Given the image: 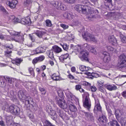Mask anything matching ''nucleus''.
Instances as JSON below:
<instances>
[{"mask_svg":"<svg viewBox=\"0 0 126 126\" xmlns=\"http://www.w3.org/2000/svg\"><path fill=\"white\" fill-rule=\"evenodd\" d=\"M10 34L12 35L15 36L14 38L11 39L12 41H15L16 42L22 43L24 40L23 37L20 35V32L12 31L10 32Z\"/></svg>","mask_w":126,"mask_h":126,"instance_id":"1","label":"nucleus"},{"mask_svg":"<svg viewBox=\"0 0 126 126\" xmlns=\"http://www.w3.org/2000/svg\"><path fill=\"white\" fill-rule=\"evenodd\" d=\"M92 8L89 6L86 5H83L82 7V13L86 15L90 14L91 16L87 17L89 19L92 20V18H93L94 16L93 15H91Z\"/></svg>","mask_w":126,"mask_h":126,"instance_id":"2","label":"nucleus"},{"mask_svg":"<svg viewBox=\"0 0 126 126\" xmlns=\"http://www.w3.org/2000/svg\"><path fill=\"white\" fill-rule=\"evenodd\" d=\"M89 96V94L88 93H85L84 97L83 98H85V101L83 102V104L84 107L89 110L91 106V103Z\"/></svg>","mask_w":126,"mask_h":126,"instance_id":"3","label":"nucleus"},{"mask_svg":"<svg viewBox=\"0 0 126 126\" xmlns=\"http://www.w3.org/2000/svg\"><path fill=\"white\" fill-rule=\"evenodd\" d=\"M82 36L83 38L87 41L91 40L95 42L97 41V40L94 37L93 35L88 32H85L83 33Z\"/></svg>","mask_w":126,"mask_h":126,"instance_id":"4","label":"nucleus"},{"mask_svg":"<svg viewBox=\"0 0 126 126\" xmlns=\"http://www.w3.org/2000/svg\"><path fill=\"white\" fill-rule=\"evenodd\" d=\"M119 64L120 67H126V56L124 54H121L119 57Z\"/></svg>","mask_w":126,"mask_h":126,"instance_id":"5","label":"nucleus"},{"mask_svg":"<svg viewBox=\"0 0 126 126\" xmlns=\"http://www.w3.org/2000/svg\"><path fill=\"white\" fill-rule=\"evenodd\" d=\"M89 53L87 51L85 50H83L80 51L79 57L82 61L85 60L88 61L89 60L87 58V56Z\"/></svg>","mask_w":126,"mask_h":126,"instance_id":"6","label":"nucleus"},{"mask_svg":"<svg viewBox=\"0 0 126 126\" xmlns=\"http://www.w3.org/2000/svg\"><path fill=\"white\" fill-rule=\"evenodd\" d=\"M56 102L57 104L60 108L64 109L67 108V105L64 100L58 98Z\"/></svg>","mask_w":126,"mask_h":126,"instance_id":"7","label":"nucleus"},{"mask_svg":"<svg viewBox=\"0 0 126 126\" xmlns=\"http://www.w3.org/2000/svg\"><path fill=\"white\" fill-rule=\"evenodd\" d=\"M15 106V105H12L9 106L7 104L3 106L2 109L7 112H10L12 113L13 112H14V111Z\"/></svg>","mask_w":126,"mask_h":126,"instance_id":"8","label":"nucleus"},{"mask_svg":"<svg viewBox=\"0 0 126 126\" xmlns=\"http://www.w3.org/2000/svg\"><path fill=\"white\" fill-rule=\"evenodd\" d=\"M11 117L7 116L6 118V123L8 126H21L19 124L14 123L12 121Z\"/></svg>","mask_w":126,"mask_h":126,"instance_id":"9","label":"nucleus"},{"mask_svg":"<svg viewBox=\"0 0 126 126\" xmlns=\"http://www.w3.org/2000/svg\"><path fill=\"white\" fill-rule=\"evenodd\" d=\"M17 3L18 1L16 0H13L11 2L9 1H6V4L8 5L12 9L15 8Z\"/></svg>","mask_w":126,"mask_h":126,"instance_id":"10","label":"nucleus"},{"mask_svg":"<svg viewBox=\"0 0 126 126\" xmlns=\"http://www.w3.org/2000/svg\"><path fill=\"white\" fill-rule=\"evenodd\" d=\"M57 112L59 116L63 120L67 119V116L65 113H63L62 111L58 108H56Z\"/></svg>","mask_w":126,"mask_h":126,"instance_id":"11","label":"nucleus"},{"mask_svg":"<svg viewBox=\"0 0 126 126\" xmlns=\"http://www.w3.org/2000/svg\"><path fill=\"white\" fill-rule=\"evenodd\" d=\"M57 112L59 116L63 120L67 119V116L65 113H63L62 111L58 108H56Z\"/></svg>","mask_w":126,"mask_h":126,"instance_id":"12","label":"nucleus"},{"mask_svg":"<svg viewBox=\"0 0 126 126\" xmlns=\"http://www.w3.org/2000/svg\"><path fill=\"white\" fill-rule=\"evenodd\" d=\"M108 40L109 43L114 45L116 46L117 44V41L113 35L109 36L108 37Z\"/></svg>","mask_w":126,"mask_h":126,"instance_id":"13","label":"nucleus"},{"mask_svg":"<svg viewBox=\"0 0 126 126\" xmlns=\"http://www.w3.org/2000/svg\"><path fill=\"white\" fill-rule=\"evenodd\" d=\"M48 115L51 117L53 120H56L57 118V115L55 111L52 110H50V111L48 112Z\"/></svg>","mask_w":126,"mask_h":126,"instance_id":"14","label":"nucleus"},{"mask_svg":"<svg viewBox=\"0 0 126 126\" xmlns=\"http://www.w3.org/2000/svg\"><path fill=\"white\" fill-rule=\"evenodd\" d=\"M104 56L103 60L105 63H108L110 61V57L108 53L104 52L103 53Z\"/></svg>","mask_w":126,"mask_h":126,"instance_id":"15","label":"nucleus"},{"mask_svg":"<svg viewBox=\"0 0 126 126\" xmlns=\"http://www.w3.org/2000/svg\"><path fill=\"white\" fill-rule=\"evenodd\" d=\"M95 104V105L94 106V112L96 113L97 111L101 112V108L99 102H96Z\"/></svg>","mask_w":126,"mask_h":126,"instance_id":"16","label":"nucleus"},{"mask_svg":"<svg viewBox=\"0 0 126 126\" xmlns=\"http://www.w3.org/2000/svg\"><path fill=\"white\" fill-rule=\"evenodd\" d=\"M84 73L88 76H90L91 77L89 78L91 79H93V78H97L99 77V75L98 74L96 73H91L89 71L86 72Z\"/></svg>","mask_w":126,"mask_h":126,"instance_id":"17","label":"nucleus"},{"mask_svg":"<svg viewBox=\"0 0 126 126\" xmlns=\"http://www.w3.org/2000/svg\"><path fill=\"white\" fill-rule=\"evenodd\" d=\"M45 51V49L44 48L42 47H39L37 48L35 50H33V52H35V54H37L39 53H43Z\"/></svg>","mask_w":126,"mask_h":126,"instance_id":"18","label":"nucleus"},{"mask_svg":"<svg viewBox=\"0 0 126 126\" xmlns=\"http://www.w3.org/2000/svg\"><path fill=\"white\" fill-rule=\"evenodd\" d=\"M105 87L107 89L110 91L114 90L117 89V87L113 85H105Z\"/></svg>","mask_w":126,"mask_h":126,"instance_id":"19","label":"nucleus"},{"mask_svg":"<svg viewBox=\"0 0 126 126\" xmlns=\"http://www.w3.org/2000/svg\"><path fill=\"white\" fill-rule=\"evenodd\" d=\"M52 49L54 52L58 53L62 52V51L61 48L57 45L53 46Z\"/></svg>","mask_w":126,"mask_h":126,"instance_id":"20","label":"nucleus"},{"mask_svg":"<svg viewBox=\"0 0 126 126\" xmlns=\"http://www.w3.org/2000/svg\"><path fill=\"white\" fill-rule=\"evenodd\" d=\"M30 21V19L28 17L23 18L21 20V23L25 25L28 24Z\"/></svg>","mask_w":126,"mask_h":126,"instance_id":"21","label":"nucleus"},{"mask_svg":"<svg viewBox=\"0 0 126 126\" xmlns=\"http://www.w3.org/2000/svg\"><path fill=\"white\" fill-rule=\"evenodd\" d=\"M61 5V2L60 1H56L53 2V5L58 10H60L61 7L60 6Z\"/></svg>","mask_w":126,"mask_h":126,"instance_id":"22","label":"nucleus"},{"mask_svg":"<svg viewBox=\"0 0 126 126\" xmlns=\"http://www.w3.org/2000/svg\"><path fill=\"white\" fill-rule=\"evenodd\" d=\"M84 114L85 116L86 117L88 120L91 121H93L94 120L93 116L92 113L87 112H85Z\"/></svg>","mask_w":126,"mask_h":126,"instance_id":"23","label":"nucleus"},{"mask_svg":"<svg viewBox=\"0 0 126 126\" xmlns=\"http://www.w3.org/2000/svg\"><path fill=\"white\" fill-rule=\"evenodd\" d=\"M108 125L110 126H120L117 121L114 120L109 122Z\"/></svg>","mask_w":126,"mask_h":126,"instance_id":"24","label":"nucleus"},{"mask_svg":"<svg viewBox=\"0 0 126 126\" xmlns=\"http://www.w3.org/2000/svg\"><path fill=\"white\" fill-rule=\"evenodd\" d=\"M25 91L23 90L19 91L18 93V95L19 98L23 100L25 97Z\"/></svg>","mask_w":126,"mask_h":126,"instance_id":"25","label":"nucleus"},{"mask_svg":"<svg viewBox=\"0 0 126 126\" xmlns=\"http://www.w3.org/2000/svg\"><path fill=\"white\" fill-rule=\"evenodd\" d=\"M98 120L100 123L103 124L106 122L107 118L105 116L103 115L99 118Z\"/></svg>","mask_w":126,"mask_h":126,"instance_id":"26","label":"nucleus"},{"mask_svg":"<svg viewBox=\"0 0 126 126\" xmlns=\"http://www.w3.org/2000/svg\"><path fill=\"white\" fill-rule=\"evenodd\" d=\"M79 69L80 71H86L87 72L91 68L89 67H86L84 65H81L80 66Z\"/></svg>","mask_w":126,"mask_h":126,"instance_id":"27","label":"nucleus"},{"mask_svg":"<svg viewBox=\"0 0 126 126\" xmlns=\"http://www.w3.org/2000/svg\"><path fill=\"white\" fill-rule=\"evenodd\" d=\"M51 78L54 80L56 81L62 80V78L60 77L59 76L57 75L55 73L54 74L52 75Z\"/></svg>","mask_w":126,"mask_h":126,"instance_id":"28","label":"nucleus"},{"mask_svg":"<svg viewBox=\"0 0 126 126\" xmlns=\"http://www.w3.org/2000/svg\"><path fill=\"white\" fill-rule=\"evenodd\" d=\"M45 33V32H44L38 31L35 33L38 37L41 38H42V36Z\"/></svg>","mask_w":126,"mask_h":126,"instance_id":"29","label":"nucleus"},{"mask_svg":"<svg viewBox=\"0 0 126 126\" xmlns=\"http://www.w3.org/2000/svg\"><path fill=\"white\" fill-rule=\"evenodd\" d=\"M14 111L12 114L14 115H19L20 113V109L17 106L15 105V106Z\"/></svg>","mask_w":126,"mask_h":126,"instance_id":"30","label":"nucleus"},{"mask_svg":"<svg viewBox=\"0 0 126 126\" xmlns=\"http://www.w3.org/2000/svg\"><path fill=\"white\" fill-rule=\"evenodd\" d=\"M68 54L66 53L62 55L59 57V59L62 62H63L65 59H66L68 57Z\"/></svg>","mask_w":126,"mask_h":126,"instance_id":"31","label":"nucleus"},{"mask_svg":"<svg viewBox=\"0 0 126 126\" xmlns=\"http://www.w3.org/2000/svg\"><path fill=\"white\" fill-rule=\"evenodd\" d=\"M83 5H77L75 7V9L78 12H80L81 11L82 12V7Z\"/></svg>","mask_w":126,"mask_h":126,"instance_id":"32","label":"nucleus"},{"mask_svg":"<svg viewBox=\"0 0 126 126\" xmlns=\"http://www.w3.org/2000/svg\"><path fill=\"white\" fill-rule=\"evenodd\" d=\"M53 50H50L47 51V54L48 57L50 59H52L54 58L53 54Z\"/></svg>","mask_w":126,"mask_h":126,"instance_id":"33","label":"nucleus"},{"mask_svg":"<svg viewBox=\"0 0 126 126\" xmlns=\"http://www.w3.org/2000/svg\"><path fill=\"white\" fill-rule=\"evenodd\" d=\"M23 61V60L21 59H16L14 61H13L12 63H15L17 65H19Z\"/></svg>","mask_w":126,"mask_h":126,"instance_id":"34","label":"nucleus"},{"mask_svg":"<svg viewBox=\"0 0 126 126\" xmlns=\"http://www.w3.org/2000/svg\"><path fill=\"white\" fill-rule=\"evenodd\" d=\"M69 106L70 110L71 111L74 112L76 111L77 109L74 105L72 104H70Z\"/></svg>","mask_w":126,"mask_h":126,"instance_id":"35","label":"nucleus"},{"mask_svg":"<svg viewBox=\"0 0 126 126\" xmlns=\"http://www.w3.org/2000/svg\"><path fill=\"white\" fill-rule=\"evenodd\" d=\"M65 94L66 96L68 97L69 98L70 97L73 98L74 97V95L68 91H67L65 93Z\"/></svg>","mask_w":126,"mask_h":126,"instance_id":"36","label":"nucleus"},{"mask_svg":"<svg viewBox=\"0 0 126 126\" xmlns=\"http://www.w3.org/2000/svg\"><path fill=\"white\" fill-rule=\"evenodd\" d=\"M89 50L95 54H96L97 52L95 48L92 46H91L89 49Z\"/></svg>","mask_w":126,"mask_h":126,"instance_id":"37","label":"nucleus"},{"mask_svg":"<svg viewBox=\"0 0 126 126\" xmlns=\"http://www.w3.org/2000/svg\"><path fill=\"white\" fill-rule=\"evenodd\" d=\"M32 1L31 0H26L24 2V4L25 6H31Z\"/></svg>","mask_w":126,"mask_h":126,"instance_id":"38","label":"nucleus"},{"mask_svg":"<svg viewBox=\"0 0 126 126\" xmlns=\"http://www.w3.org/2000/svg\"><path fill=\"white\" fill-rule=\"evenodd\" d=\"M61 46L63 47V49L67 51L68 48V46L65 43H62L60 44Z\"/></svg>","mask_w":126,"mask_h":126,"instance_id":"39","label":"nucleus"},{"mask_svg":"<svg viewBox=\"0 0 126 126\" xmlns=\"http://www.w3.org/2000/svg\"><path fill=\"white\" fill-rule=\"evenodd\" d=\"M46 25L48 27H50L52 25L51 21L49 19H47L45 21Z\"/></svg>","mask_w":126,"mask_h":126,"instance_id":"40","label":"nucleus"},{"mask_svg":"<svg viewBox=\"0 0 126 126\" xmlns=\"http://www.w3.org/2000/svg\"><path fill=\"white\" fill-rule=\"evenodd\" d=\"M122 126H126V118H122L121 120Z\"/></svg>","mask_w":126,"mask_h":126,"instance_id":"41","label":"nucleus"},{"mask_svg":"<svg viewBox=\"0 0 126 126\" xmlns=\"http://www.w3.org/2000/svg\"><path fill=\"white\" fill-rule=\"evenodd\" d=\"M4 78L10 84H11L12 83L11 79L7 76H5L4 77Z\"/></svg>","mask_w":126,"mask_h":126,"instance_id":"42","label":"nucleus"},{"mask_svg":"<svg viewBox=\"0 0 126 126\" xmlns=\"http://www.w3.org/2000/svg\"><path fill=\"white\" fill-rule=\"evenodd\" d=\"M59 96L61 98H62L63 96V93L62 90H59L57 92Z\"/></svg>","mask_w":126,"mask_h":126,"instance_id":"43","label":"nucleus"},{"mask_svg":"<svg viewBox=\"0 0 126 126\" xmlns=\"http://www.w3.org/2000/svg\"><path fill=\"white\" fill-rule=\"evenodd\" d=\"M28 70L29 73L31 74V75L33 76H34V73L33 68L31 67H30L28 68Z\"/></svg>","mask_w":126,"mask_h":126,"instance_id":"44","label":"nucleus"},{"mask_svg":"<svg viewBox=\"0 0 126 126\" xmlns=\"http://www.w3.org/2000/svg\"><path fill=\"white\" fill-rule=\"evenodd\" d=\"M0 11L2 12L5 14H7L8 12L4 7L1 6L0 5Z\"/></svg>","mask_w":126,"mask_h":126,"instance_id":"45","label":"nucleus"},{"mask_svg":"<svg viewBox=\"0 0 126 126\" xmlns=\"http://www.w3.org/2000/svg\"><path fill=\"white\" fill-rule=\"evenodd\" d=\"M74 17V16L72 15V13L71 12L68 13L67 18L69 20H71Z\"/></svg>","mask_w":126,"mask_h":126,"instance_id":"46","label":"nucleus"},{"mask_svg":"<svg viewBox=\"0 0 126 126\" xmlns=\"http://www.w3.org/2000/svg\"><path fill=\"white\" fill-rule=\"evenodd\" d=\"M39 89L40 91L41 92L42 94H46V92L44 88H42L41 87H39Z\"/></svg>","mask_w":126,"mask_h":126,"instance_id":"47","label":"nucleus"},{"mask_svg":"<svg viewBox=\"0 0 126 126\" xmlns=\"http://www.w3.org/2000/svg\"><path fill=\"white\" fill-rule=\"evenodd\" d=\"M83 47L84 48H87L88 50L89 48L91 46L88 45L87 44H83L82 45Z\"/></svg>","mask_w":126,"mask_h":126,"instance_id":"48","label":"nucleus"},{"mask_svg":"<svg viewBox=\"0 0 126 126\" xmlns=\"http://www.w3.org/2000/svg\"><path fill=\"white\" fill-rule=\"evenodd\" d=\"M45 125L44 126H54L51 124L48 121H46L45 122Z\"/></svg>","mask_w":126,"mask_h":126,"instance_id":"49","label":"nucleus"},{"mask_svg":"<svg viewBox=\"0 0 126 126\" xmlns=\"http://www.w3.org/2000/svg\"><path fill=\"white\" fill-rule=\"evenodd\" d=\"M15 16H11L8 17L9 20L10 21H11L12 20H14L15 18Z\"/></svg>","mask_w":126,"mask_h":126,"instance_id":"50","label":"nucleus"},{"mask_svg":"<svg viewBox=\"0 0 126 126\" xmlns=\"http://www.w3.org/2000/svg\"><path fill=\"white\" fill-rule=\"evenodd\" d=\"M37 58L38 59L39 62H40L42 61L44 59L45 57L44 56L42 55L37 57Z\"/></svg>","mask_w":126,"mask_h":126,"instance_id":"51","label":"nucleus"},{"mask_svg":"<svg viewBox=\"0 0 126 126\" xmlns=\"http://www.w3.org/2000/svg\"><path fill=\"white\" fill-rule=\"evenodd\" d=\"M2 76H0V85L2 86V87L5 86V84L3 81H1L2 80Z\"/></svg>","mask_w":126,"mask_h":126,"instance_id":"52","label":"nucleus"},{"mask_svg":"<svg viewBox=\"0 0 126 126\" xmlns=\"http://www.w3.org/2000/svg\"><path fill=\"white\" fill-rule=\"evenodd\" d=\"M103 86H99L98 88V89L99 91L102 92H104V89L102 87Z\"/></svg>","mask_w":126,"mask_h":126,"instance_id":"53","label":"nucleus"},{"mask_svg":"<svg viewBox=\"0 0 126 126\" xmlns=\"http://www.w3.org/2000/svg\"><path fill=\"white\" fill-rule=\"evenodd\" d=\"M64 29H65L68 28V25L65 24H62L60 25Z\"/></svg>","mask_w":126,"mask_h":126,"instance_id":"54","label":"nucleus"},{"mask_svg":"<svg viewBox=\"0 0 126 126\" xmlns=\"http://www.w3.org/2000/svg\"><path fill=\"white\" fill-rule=\"evenodd\" d=\"M91 11L92 12H91V14L93 13H95V14H98L99 13L98 11V10L97 9L93 10V9L92 8Z\"/></svg>","mask_w":126,"mask_h":126,"instance_id":"55","label":"nucleus"},{"mask_svg":"<svg viewBox=\"0 0 126 126\" xmlns=\"http://www.w3.org/2000/svg\"><path fill=\"white\" fill-rule=\"evenodd\" d=\"M60 7H61V9H60V10H65L66 9V6L62 4L61 2V5Z\"/></svg>","mask_w":126,"mask_h":126,"instance_id":"56","label":"nucleus"},{"mask_svg":"<svg viewBox=\"0 0 126 126\" xmlns=\"http://www.w3.org/2000/svg\"><path fill=\"white\" fill-rule=\"evenodd\" d=\"M90 89L91 91L93 92H95L96 90V88L94 86H90Z\"/></svg>","mask_w":126,"mask_h":126,"instance_id":"57","label":"nucleus"},{"mask_svg":"<svg viewBox=\"0 0 126 126\" xmlns=\"http://www.w3.org/2000/svg\"><path fill=\"white\" fill-rule=\"evenodd\" d=\"M115 116L117 118V117H118L119 115V113L120 112V110H115Z\"/></svg>","mask_w":126,"mask_h":126,"instance_id":"58","label":"nucleus"},{"mask_svg":"<svg viewBox=\"0 0 126 126\" xmlns=\"http://www.w3.org/2000/svg\"><path fill=\"white\" fill-rule=\"evenodd\" d=\"M67 2L73 3H74L77 0H64Z\"/></svg>","mask_w":126,"mask_h":126,"instance_id":"59","label":"nucleus"},{"mask_svg":"<svg viewBox=\"0 0 126 126\" xmlns=\"http://www.w3.org/2000/svg\"><path fill=\"white\" fill-rule=\"evenodd\" d=\"M107 47L108 50L109 51H113L114 50L113 48L110 46Z\"/></svg>","mask_w":126,"mask_h":126,"instance_id":"60","label":"nucleus"},{"mask_svg":"<svg viewBox=\"0 0 126 126\" xmlns=\"http://www.w3.org/2000/svg\"><path fill=\"white\" fill-rule=\"evenodd\" d=\"M39 62L37 57L34 59L32 61V63L33 64H35Z\"/></svg>","mask_w":126,"mask_h":126,"instance_id":"61","label":"nucleus"},{"mask_svg":"<svg viewBox=\"0 0 126 126\" xmlns=\"http://www.w3.org/2000/svg\"><path fill=\"white\" fill-rule=\"evenodd\" d=\"M122 42L124 43H126V37L125 36H123L121 38Z\"/></svg>","mask_w":126,"mask_h":126,"instance_id":"62","label":"nucleus"},{"mask_svg":"<svg viewBox=\"0 0 126 126\" xmlns=\"http://www.w3.org/2000/svg\"><path fill=\"white\" fill-rule=\"evenodd\" d=\"M82 84L84 86H90L91 85L90 84L86 81H84L83 82Z\"/></svg>","mask_w":126,"mask_h":126,"instance_id":"63","label":"nucleus"},{"mask_svg":"<svg viewBox=\"0 0 126 126\" xmlns=\"http://www.w3.org/2000/svg\"><path fill=\"white\" fill-rule=\"evenodd\" d=\"M81 88V86L80 85H77L75 86V89L77 90H79Z\"/></svg>","mask_w":126,"mask_h":126,"instance_id":"64","label":"nucleus"}]
</instances>
